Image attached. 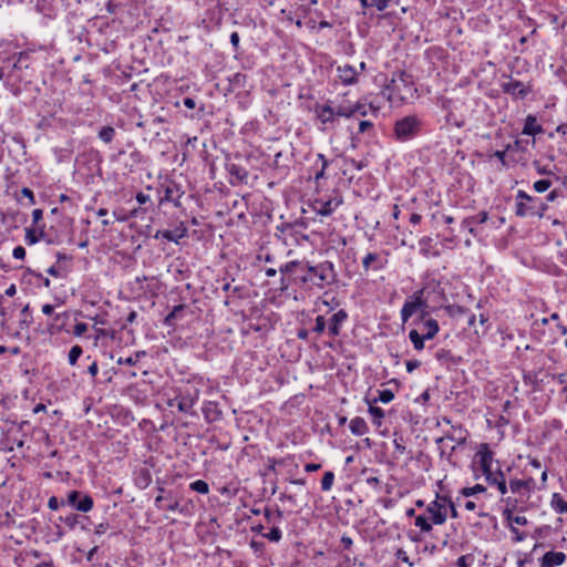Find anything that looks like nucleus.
<instances>
[{
  "label": "nucleus",
  "mask_w": 567,
  "mask_h": 567,
  "mask_svg": "<svg viewBox=\"0 0 567 567\" xmlns=\"http://www.w3.org/2000/svg\"><path fill=\"white\" fill-rule=\"evenodd\" d=\"M337 116L338 115L336 113V109L329 105H322L321 107L317 109V117L323 125L333 123Z\"/></svg>",
  "instance_id": "nucleus-23"
},
{
  "label": "nucleus",
  "mask_w": 567,
  "mask_h": 567,
  "mask_svg": "<svg viewBox=\"0 0 567 567\" xmlns=\"http://www.w3.org/2000/svg\"><path fill=\"white\" fill-rule=\"evenodd\" d=\"M551 506L557 513H567V502L559 493H555L551 498Z\"/></svg>",
  "instance_id": "nucleus-37"
},
{
  "label": "nucleus",
  "mask_w": 567,
  "mask_h": 567,
  "mask_svg": "<svg viewBox=\"0 0 567 567\" xmlns=\"http://www.w3.org/2000/svg\"><path fill=\"white\" fill-rule=\"evenodd\" d=\"M338 78L340 79L343 85H352L358 82V76L360 71H358L354 66L344 64L339 65L337 68Z\"/></svg>",
  "instance_id": "nucleus-13"
},
{
  "label": "nucleus",
  "mask_w": 567,
  "mask_h": 567,
  "mask_svg": "<svg viewBox=\"0 0 567 567\" xmlns=\"http://www.w3.org/2000/svg\"><path fill=\"white\" fill-rule=\"evenodd\" d=\"M423 128L422 120L415 115H406L394 123L393 134L400 142H406L417 136Z\"/></svg>",
  "instance_id": "nucleus-3"
},
{
  "label": "nucleus",
  "mask_w": 567,
  "mask_h": 567,
  "mask_svg": "<svg viewBox=\"0 0 567 567\" xmlns=\"http://www.w3.org/2000/svg\"><path fill=\"white\" fill-rule=\"evenodd\" d=\"M181 192V188L177 184L172 183L165 187L164 196L161 198V204L164 202H168L174 199V196Z\"/></svg>",
  "instance_id": "nucleus-41"
},
{
  "label": "nucleus",
  "mask_w": 567,
  "mask_h": 567,
  "mask_svg": "<svg viewBox=\"0 0 567 567\" xmlns=\"http://www.w3.org/2000/svg\"><path fill=\"white\" fill-rule=\"evenodd\" d=\"M536 197L528 195L526 192L519 189L516 194L515 214L518 217H533L535 216Z\"/></svg>",
  "instance_id": "nucleus-5"
},
{
  "label": "nucleus",
  "mask_w": 567,
  "mask_h": 567,
  "mask_svg": "<svg viewBox=\"0 0 567 567\" xmlns=\"http://www.w3.org/2000/svg\"><path fill=\"white\" fill-rule=\"evenodd\" d=\"M187 236V227L182 221L174 230H157L154 238H165L168 241L178 243L179 239Z\"/></svg>",
  "instance_id": "nucleus-15"
},
{
  "label": "nucleus",
  "mask_w": 567,
  "mask_h": 567,
  "mask_svg": "<svg viewBox=\"0 0 567 567\" xmlns=\"http://www.w3.org/2000/svg\"><path fill=\"white\" fill-rule=\"evenodd\" d=\"M529 144L534 146L535 140H533L532 142L527 140H516L512 144L507 145V151L513 162L522 165L527 164L528 158L526 156V152L528 151Z\"/></svg>",
  "instance_id": "nucleus-6"
},
{
  "label": "nucleus",
  "mask_w": 567,
  "mask_h": 567,
  "mask_svg": "<svg viewBox=\"0 0 567 567\" xmlns=\"http://www.w3.org/2000/svg\"><path fill=\"white\" fill-rule=\"evenodd\" d=\"M333 482L334 473L332 471H327L321 480V489L323 492H329L333 485Z\"/></svg>",
  "instance_id": "nucleus-44"
},
{
  "label": "nucleus",
  "mask_w": 567,
  "mask_h": 567,
  "mask_svg": "<svg viewBox=\"0 0 567 567\" xmlns=\"http://www.w3.org/2000/svg\"><path fill=\"white\" fill-rule=\"evenodd\" d=\"M226 171L228 172L230 178L229 183L231 185H237L244 183L248 178V172L243 166L235 163H227Z\"/></svg>",
  "instance_id": "nucleus-16"
},
{
  "label": "nucleus",
  "mask_w": 567,
  "mask_h": 567,
  "mask_svg": "<svg viewBox=\"0 0 567 567\" xmlns=\"http://www.w3.org/2000/svg\"><path fill=\"white\" fill-rule=\"evenodd\" d=\"M336 113L338 116L351 117L355 114L354 105H339L336 109Z\"/></svg>",
  "instance_id": "nucleus-48"
},
{
  "label": "nucleus",
  "mask_w": 567,
  "mask_h": 567,
  "mask_svg": "<svg viewBox=\"0 0 567 567\" xmlns=\"http://www.w3.org/2000/svg\"><path fill=\"white\" fill-rule=\"evenodd\" d=\"M115 134H116V132H115L114 127H112L110 125H105V126L101 127V130L97 133V136L102 142L109 144L113 141V138L115 137Z\"/></svg>",
  "instance_id": "nucleus-36"
},
{
  "label": "nucleus",
  "mask_w": 567,
  "mask_h": 567,
  "mask_svg": "<svg viewBox=\"0 0 567 567\" xmlns=\"http://www.w3.org/2000/svg\"><path fill=\"white\" fill-rule=\"evenodd\" d=\"M409 339L412 342L414 350L422 351L424 349V347H425L424 343H425L426 339L423 338V334L420 333L419 330L412 329L409 332Z\"/></svg>",
  "instance_id": "nucleus-29"
},
{
  "label": "nucleus",
  "mask_w": 567,
  "mask_h": 567,
  "mask_svg": "<svg viewBox=\"0 0 567 567\" xmlns=\"http://www.w3.org/2000/svg\"><path fill=\"white\" fill-rule=\"evenodd\" d=\"M483 492H485V487L481 484H476L473 487H464L462 489V494L466 497L472 496L477 493H483Z\"/></svg>",
  "instance_id": "nucleus-54"
},
{
  "label": "nucleus",
  "mask_w": 567,
  "mask_h": 567,
  "mask_svg": "<svg viewBox=\"0 0 567 567\" xmlns=\"http://www.w3.org/2000/svg\"><path fill=\"white\" fill-rule=\"evenodd\" d=\"M355 114H360L361 116H368L370 113L377 115L378 109H375L372 104H368L363 101H358L354 104Z\"/></svg>",
  "instance_id": "nucleus-33"
},
{
  "label": "nucleus",
  "mask_w": 567,
  "mask_h": 567,
  "mask_svg": "<svg viewBox=\"0 0 567 567\" xmlns=\"http://www.w3.org/2000/svg\"><path fill=\"white\" fill-rule=\"evenodd\" d=\"M329 166V161L321 153L317 154V161L312 166L315 171L313 179L318 183L320 179L326 178V169Z\"/></svg>",
  "instance_id": "nucleus-21"
},
{
  "label": "nucleus",
  "mask_w": 567,
  "mask_h": 567,
  "mask_svg": "<svg viewBox=\"0 0 567 567\" xmlns=\"http://www.w3.org/2000/svg\"><path fill=\"white\" fill-rule=\"evenodd\" d=\"M362 267L364 272L370 270H380L384 268V260L378 252H368L362 259Z\"/></svg>",
  "instance_id": "nucleus-19"
},
{
  "label": "nucleus",
  "mask_w": 567,
  "mask_h": 567,
  "mask_svg": "<svg viewBox=\"0 0 567 567\" xmlns=\"http://www.w3.org/2000/svg\"><path fill=\"white\" fill-rule=\"evenodd\" d=\"M523 134L535 136L537 134L543 133V127L537 123V118L534 115H527L525 118V124L523 127Z\"/></svg>",
  "instance_id": "nucleus-24"
},
{
  "label": "nucleus",
  "mask_w": 567,
  "mask_h": 567,
  "mask_svg": "<svg viewBox=\"0 0 567 567\" xmlns=\"http://www.w3.org/2000/svg\"><path fill=\"white\" fill-rule=\"evenodd\" d=\"M82 353H83V349L81 346H79V344L73 346L71 348V350L69 351V355H68L70 365H75L79 358L82 355Z\"/></svg>",
  "instance_id": "nucleus-46"
},
{
  "label": "nucleus",
  "mask_w": 567,
  "mask_h": 567,
  "mask_svg": "<svg viewBox=\"0 0 567 567\" xmlns=\"http://www.w3.org/2000/svg\"><path fill=\"white\" fill-rule=\"evenodd\" d=\"M12 256L16 259H24V257H25V249H24V247H22V246L14 247V249L12 251Z\"/></svg>",
  "instance_id": "nucleus-62"
},
{
  "label": "nucleus",
  "mask_w": 567,
  "mask_h": 567,
  "mask_svg": "<svg viewBox=\"0 0 567 567\" xmlns=\"http://www.w3.org/2000/svg\"><path fill=\"white\" fill-rule=\"evenodd\" d=\"M343 203L342 197L337 195L329 199H316L313 209L321 216L331 215L341 204Z\"/></svg>",
  "instance_id": "nucleus-8"
},
{
  "label": "nucleus",
  "mask_w": 567,
  "mask_h": 567,
  "mask_svg": "<svg viewBox=\"0 0 567 567\" xmlns=\"http://www.w3.org/2000/svg\"><path fill=\"white\" fill-rule=\"evenodd\" d=\"M441 499H442V501H444V503H445V507L447 506V507L450 508V515H451V517H452V518H457V517H458V512H457V509H456V507H455L454 502H453L451 498L445 497V496H444V497H441Z\"/></svg>",
  "instance_id": "nucleus-56"
},
{
  "label": "nucleus",
  "mask_w": 567,
  "mask_h": 567,
  "mask_svg": "<svg viewBox=\"0 0 567 567\" xmlns=\"http://www.w3.org/2000/svg\"><path fill=\"white\" fill-rule=\"evenodd\" d=\"M426 312H423L421 313L420 316V320L422 321V326H421V332L423 334V338H425L426 340H432L435 338V336L439 333L440 331V326H439V322L433 319V318H425L426 317Z\"/></svg>",
  "instance_id": "nucleus-12"
},
{
  "label": "nucleus",
  "mask_w": 567,
  "mask_h": 567,
  "mask_svg": "<svg viewBox=\"0 0 567 567\" xmlns=\"http://www.w3.org/2000/svg\"><path fill=\"white\" fill-rule=\"evenodd\" d=\"M274 167L276 169L281 171L282 173L288 172L289 165H288V163L282 162V153L281 152L276 153L275 158H274Z\"/></svg>",
  "instance_id": "nucleus-49"
},
{
  "label": "nucleus",
  "mask_w": 567,
  "mask_h": 567,
  "mask_svg": "<svg viewBox=\"0 0 567 567\" xmlns=\"http://www.w3.org/2000/svg\"><path fill=\"white\" fill-rule=\"evenodd\" d=\"M393 445L396 453L404 454L406 452L404 439L402 435L398 436V434L394 433Z\"/></svg>",
  "instance_id": "nucleus-52"
},
{
  "label": "nucleus",
  "mask_w": 567,
  "mask_h": 567,
  "mask_svg": "<svg viewBox=\"0 0 567 567\" xmlns=\"http://www.w3.org/2000/svg\"><path fill=\"white\" fill-rule=\"evenodd\" d=\"M369 405V413L372 416V422L377 426H381L382 420L384 417V411L381 408L374 405V403H367Z\"/></svg>",
  "instance_id": "nucleus-35"
},
{
  "label": "nucleus",
  "mask_w": 567,
  "mask_h": 567,
  "mask_svg": "<svg viewBox=\"0 0 567 567\" xmlns=\"http://www.w3.org/2000/svg\"><path fill=\"white\" fill-rule=\"evenodd\" d=\"M109 528H110V524L109 523H106V522L105 523H100L99 525L95 526L94 534L97 535V536H101Z\"/></svg>",
  "instance_id": "nucleus-61"
},
{
  "label": "nucleus",
  "mask_w": 567,
  "mask_h": 567,
  "mask_svg": "<svg viewBox=\"0 0 567 567\" xmlns=\"http://www.w3.org/2000/svg\"><path fill=\"white\" fill-rule=\"evenodd\" d=\"M509 488L514 494L527 496L526 484L523 483V480H511Z\"/></svg>",
  "instance_id": "nucleus-39"
},
{
  "label": "nucleus",
  "mask_w": 567,
  "mask_h": 567,
  "mask_svg": "<svg viewBox=\"0 0 567 567\" xmlns=\"http://www.w3.org/2000/svg\"><path fill=\"white\" fill-rule=\"evenodd\" d=\"M349 429L353 435L361 436L369 432V426L363 417L355 416L350 421Z\"/></svg>",
  "instance_id": "nucleus-25"
},
{
  "label": "nucleus",
  "mask_w": 567,
  "mask_h": 567,
  "mask_svg": "<svg viewBox=\"0 0 567 567\" xmlns=\"http://www.w3.org/2000/svg\"><path fill=\"white\" fill-rule=\"evenodd\" d=\"M292 461V456H286L282 458L268 457V471L276 472L277 465H287L288 462Z\"/></svg>",
  "instance_id": "nucleus-43"
},
{
  "label": "nucleus",
  "mask_w": 567,
  "mask_h": 567,
  "mask_svg": "<svg viewBox=\"0 0 567 567\" xmlns=\"http://www.w3.org/2000/svg\"><path fill=\"white\" fill-rule=\"evenodd\" d=\"M279 271L292 276V281L301 288L323 289L337 282L338 275L334 265L322 261L318 265H310L307 261L291 260L279 267Z\"/></svg>",
  "instance_id": "nucleus-1"
},
{
  "label": "nucleus",
  "mask_w": 567,
  "mask_h": 567,
  "mask_svg": "<svg viewBox=\"0 0 567 567\" xmlns=\"http://www.w3.org/2000/svg\"><path fill=\"white\" fill-rule=\"evenodd\" d=\"M536 206H534L533 208H535V216L542 218L545 214V212L548 209V205L546 203H544L542 199H539L538 197H536Z\"/></svg>",
  "instance_id": "nucleus-53"
},
{
  "label": "nucleus",
  "mask_w": 567,
  "mask_h": 567,
  "mask_svg": "<svg viewBox=\"0 0 567 567\" xmlns=\"http://www.w3.org/2000/svg\"><path fill=\"white\" fill-rule=\"evenodd\" d=\"M202 411H203L205 420L208 423H214L216 421H219L223 416V411L219 408V404L214 401L205 402Z\"/></svg>",
  "instance_id": "nucleus-18"
},
{
  "label": "nucleus",
  "mask_w": 567,
  "mask_h": 567,
  "mask_svg": "<svg viewBox=\"0 0 567 567\" xmlns=\"http://www.w3.org/2000/svg\"><path fill=\"white\" fill-rule=\"evenodd\" d=\"M424 289H420L414 291L409 298H406L403 307L400 311L402 323H406L410 318L415 315L417 311H424V308L427 307L426 301L423 298Z\"/></svg>",
  "instance_id": "nucleus-4"
},
{
  "label": "nucleus",
  "mask_w": 567,
  "mask_h": 567,
  "mask_svg": "<svg viewBox=\"0 0 567 567\" xmlns=\"http://www.w3.org/2000/svg\"><path fill=\"white\" fill-rule=\"evenodd\" d=\"M262 536L270 542L278 543L282 537V533L278 527L274 526L269 533L262 534Z\"/></svg>",
  "instance_id": "nucleus-50"
},
{
  "label": "nucleus",
  "mask_w": 567,
  "mask_h": 567,
  "mask_svg": "<svg viewBox=\"0 0 567 567\" xmlns=\"http://www.w3.org/2000/svg\"><path fill=\"white\" fill-rule=\"evenodd\" d=\"M175 400L177 401V409L181 412L187 413L190 411V409L195 404L196 398L187 394V395L178 396Z\"/></svg>",
  "instance_id": "nucleus-31"
},
{
  "label": "nucleus",
  "mask_w": 567,
  "mask_h": 567,
  "mask_svg": "<svg viewBox=\"0 0 567 567\" xmlns=\"http://www.w3.org/2000/svg\"><path fill=\"white\" fill-rule=\"evenodd\" d=\"M501 478H505V476H504L503 472L498 471L491 476V480H486V481L488 482L489 485L497 486Z\"/></svg>",
  "instance_id": "nucleus-59"
},
{
  "label": "nucleus",
  "mask_w": 567,
  "mask_h": 567,
  "mask_svg": "<svg viewBox=\"0 0 567 567\" xmlns=\"http://www.w3.org/2000/svg\"><path fill=\"white\" fill-rule=\"evenodd\" d=\"M385 91L389 92V101L404 102L414 96L416 89L411 74L405 71H398L393 73L385 86Z\"/></svg>",
  "instance_id": "nucleus-2"
},
{
  "label": "nucleus",
  "mask_w": 567,
  "mask_h": 567,
  "mask_svg": "<svg viewBox=\"0 0 567 567\" xmlns=\"http://www.w3.org/2000/svg\"><path fill=\"white\" fill-rule=\"evenodd\" d=\"M429 518L435 525H442L446 522L445 503L437 497L436 501L431 502L426 507Z\"/></svg>",
  "instance_id": "nucleus-9"
},
{
  "label": "nucleus",
  "mask_w": 567,
  "mask_h": 567,
  "mask_svg": "<svg viewBox=\"0 0 567 567\" xmlns=\"http://www.w3.org/2000/svg\"><path fill=\"white\" fill-rule=\"evenodd\" d=\"M68 504L76 511L87 513L93 508L94 502L90 495L74 489L68 494Z\"/></svg>",
  "instance_id": "nucleus-7"
},
{
  "label": "nucleus",
  "mask_w": 567,
  "mask_h": 567,
  "mask_svg": "<svg viewBox=\"0 0 567 567\" xmlns=\"http://www.w3.org/2000/svg\"><path fill=\"white\" fill-rule=\"evenodd\" d=\"M28 59H29L28 53L20 52L17 58L16 56L3 58V63H7L8 70L11 74L14 70H22V62Z\"/></svg>",
  "instance_id": "nucleus-26"
},
{
  "label": "nucleus",
  "mask_w": 567,
  "mask_h": 567,
  "mask_svg": "<svg viewBox=\"0 0 567 567\" xmlns=\"http://www.w3.org/2000/svg\"><path fill=\"white\" fill-rule=\"evenodd\" d=\"M44 236L43 228H40V234L37 235V231L32 228H25V237L24 240L28 245L37 244L41 237Z\"/></svg>",
  "instance_id": "nucleus-40"
},
{
  "label": "nucleus",
  "mask_w": 567,
  "mask_h": 567,
  "mask_svg": "<svg viewBox=\"0 0 567 567\" xmlns=\"http://www.w3.org/2000/svg\"><path fill=\"white\" fill-rule=\"evenodd\" d=\"M326 328H328L326 318L323 316H317L312 331L318 334H321L324 332Z\"/></svg>",
  "instance_id": "nucleus-51"
},
{
  "label": "nucleus",
  "mask_w": 567,
  "mask_h": 567,
  "mask_svg": "<svg viewBox=\"0 0 567 567\" xmlns=\"http://www.w3.org/2000/svg\"><path fill=\"white\" fill-rule=\"evenodd\" d=\"M551 186V182L549 179H539L534 183V189L537 193H544Z\"/></svg>",
  "instance_id": "nucleus-55"
},
{
  "label": "nucleus",
  "mask_w": 567,
  "mask_h": 567,
  "mask_svg": "<svg viewBox=\"0 0 567 567\" xmlns=\"http://www.w3.org/2000/svg\"><path fill=\"white\" fill-rule=\"evenodd\" d=\"M502 89L504 93L511 94L515 97L524 99L528 94V90L524 83L513 78H509L507 82H504L502 84Z\"/></svg>",
  "instance_id": "nucleus-14"
},
{
  "label": "nucleus",
  "mask_w": 567,
  "mask_h": 567,
  "mask_svg": "<svg viewBox=\"0 0 567 567\" xmlns=\"http://www.w3.org/2000/svg\"><path fill=\"white\" fill-rule=\"evenodd\" d=\"M503 516L507 522L516 525L525 526L528 523L525 516L514 515L513 509L508 507L503 511Z\"/></svg>",
  "instance_id": "nucleus-34"
},
{
  "label": "nucleus",
  "mask_w": 567,
  "mask_h": 567,
  "mask_svg": "<svg viewBox=\"0 0 567 567\" xmlns=\"http://www.w3.org/2000/svg\"><path fill=\"white\" fill-rule=\"evenodd\" d=\"M166 501V497L158 495L155 498V506L159 509H166L169 512L179 511L183 512V509L179 508V502L178 501H171L168 503H164Z\"/></svg>",
  "instance_id": "nucleus-28"
},
{
  "label": "nucleus",
  "mask_w": 567,
  "mask_h": 567,
  "mask_svg": "<svg viewBox=\"0 0 567 567\" xmlns=\"http://www.w3.org/2000/svg\"><path fill=\"white\" fill-rule=\"evenodd\" d=\"M373 127V123L368 120L360 121L359 123V133H364L368 130H371Z\"/></svg>",
  "instance_id": "nucleus-63"
},
{
  "label": "nucleus",
  "mask_w": 567,
  "mask_h": 567,
  "mask_svg": "<svg viewBox=\"0 0 567 567\" xmlns=\"http://www.w3.org/2000/svg\"><path fill=\"white\" fill-rule=\"evenodd\" d=\"M429 519L430 518H426L423 515L415 516V526H417L422 532L429 533L432 530V524Z\"/></svg>",
  "instance_id": "nucleus-47"
},
{
  "label": "nucleus",
  "mask_w": 567,
  "mask_h": 567,
  "mask_svg": "<svg viewBox=\"0 0 567 567\" xmlns=\"http://www.w3.org/2000/svg\"><path fill=\"white\" fill-rule=\"evenodd\" d=\"M47 272L55 278H66L70 272V267L65 265H59L58 262L47 269Z\"/></svg>",
  "instance_id": "nucleus-32"
},
{
  "label": "nucleus",
  "mask_w": 567,
  "mask_h": 567,
  "mask_svg": "<svg viewBox=\"0 0 567 567\" xmlns=\"http://www.w3.org/2000/svg\"><path fill=\"white\" fill-rule=\"evenodd\" d=\"M487 219H488V214H487V212L483 210V212H480L475 216L464 218L462 221V227L467 229L468 233L472 234L473 236H476L475 225L484 224L487 221Z\"/></svg>",
  "instance_id": "nucleus-20"
},
{
  "label": "nucleus",
  "mask_w": 567,
  "mask_h": 567,
  "mask_svg": "<svg viewBox=\"0 0 567 567\" xmlns=\"http://www.w3.org/2000/svg\"><path fill=\"white\" fill-rule=\"evenodd\" d=\"M393 399H394V393L390 389H384V390L378 391L377 398L371 399L369 396H365L364 401H365V403L377 404L378 402L390 403Z\"/></svg>",
  "instance_id": "nucleus-27"
},
{
  "label": "nucleus",
  "mask_w": 567,
  "mask_h": 567,
  "mask_svg": "<svg viewBox=\"0 0 567 567\" xmlns=\"http://www.w3.org/2000/svg\"><path fill=\"white\" fill-rule=\"evenodd\" d=\"M185 308V305L175 306L173 310L164 318V324L167 327H174L176 320L181 317Z\"/></svg>",
  "instance_id": "nucleus-30"
},
{
  "label": "nucleus",
  "mask_w": 567,
  "mask_h": 567,
  "mask_svg": "<svg viewBox=\"0 0 567 567\" xmlns=\"http://www.w3.org/2000/svg\"><path fill=\"white\" fill-rule=\"evenodd\" d=\"M60 502L56 496H51L48 501V507L51 511H58L60 508Z\"/></svg>",
  "instance_id": "nucleus-64"
},
{
  "label": "nucleus",
  "mask_w": 567,
  "mask_h": 567,
  "mask_svg": "<svg viewBox=\"0 0 567 567\" xmlns=\"http://www.w3.org/2000/svg\"><path fill=\"white\" fill-rule=\"evenodd\" d=\"M566 560V554L563 551H547L544 554V556L539 559V566L540 567H556L564 564Z\"/></svg>",
  "instance_id": "nucleus-17"
},
{
  "label": "nucleus",
  "mask_w": 567,
  "mask_h": 567,
  "mask_svg": "<svg viewBox=\"0 0 567 567\" xmlns=\"http://www.w3.org/2000/svg\"><path fill=\"white\" fill-rule=\"evenodd\" d=\"M87 331V324L85 322H78L75 326H74V329H73V334L76 336V337H81L82 334H84L85 332Z\"/></svg>",
  "instance_id": "nucleus-58"
},
{
  "label": "nucleus",
  "mask_w": 567,
  "mask_h": 567,
  "mask_svg": "<svg viewBox=\"0 0 567 567\" xmlns=\"http://www.w3.org/2000/svg\"><path fill=\"white\" fill-rule=\"evenodd\" d=\"M63 522L65 525H68L71 529L75 528L76 525L80 524V516L76 514H70L66 516Z\"/></svg>",
  "instance_id": "nucleus-57"
},
{
  "label": "nucleus",
  "mask_w": 567,
  "mask_h": 567,
  "mask_svg": "<svg viewBox=\"0 0 567 567\" xmlns=\"http://www.w3.org/2000/svg\"><path fill=\"white\" fill-rule=\"evenodd\" d=\"M445 440H450L455 442L457 445H463L467 440V431L463 427L462 424L457 423L452 425L451 431L446 432L444 436L437 437L435 443L437 445L442 444Z\"/></svg>",
  "instance_id": "nucleus-10"
},
{
  "label": "nucleus",
  "mask_w": 567,
  "mask_h": 567,
  "mask_svg": "<svg viewBox=\"0 0 567 567\" xmlns=\"http://www.w3.org/2000/svg\"><path fill=\"white\" fill-rule=\"evenodd\" d=\"M348 312L344 309H340L333 313L327 322L328 334L333 338L340 336L342 326L348 320Z\"/></svg>",
  "instance_id": "nucleus-11"
},
{
  "label": "nucleus",
  "mask_w": 567,
  "mask_h": 567,
  "mask_svg": "<svg viewBox=\"0 0 567 567\" xmlns=\"http://www.w3.org/2000/svg\"><path fill=\"white\" fill-rule=\"evenodd\" d=\"M230 43L233 45L234 52H239V34L238 32H233L230 34Z\"/></svg>",
  "instance_id": "nucleus-60"
},
{
  "label": "nucleus",
  "mask_w": 567,
  "mask_h": 567,
  "mask_svg": "<svg viewBox=\"0 0 567 567\" xmlns=\"http://www.w3.org/2000/svg\"><path fill=\"white\" fill-rule=\"evenodd\" d=\"M189 488L194 492H197L199 494H208L209 493V485L207 482L203 480H197L189 484Z\"/></svg>",
  "instance_id": "nucleus-45"
},
{
  "label": "nucleus",
  "mask_w": 567,
  "mask_h": 567,
  "mask_svg": "<svg viewBox=\"0 0 567 567\" xmlns=\"http://www.w3.org/2000/svg\"><path fill=\"white\" fill-rule=\"evenodd\" d=\"M145 355V351H136L133 355L127 357L125 359L118 358L117 364H127V365H135L142 357Z\"/></svg>",
  "instance_id": "nucleus-42"
},
{
  "label": "nucleus",
  "mask_w": 567,
  "mask_h": 567,
  "mask_svg": "<svg viewBox=\"0 0 567 567\" xmlns=\"http://www.w3.org/2000/svg\"><path fill=\"white\" fill-rule=\"evenodd\" d=\"M363 8H377L383 11L389 7L391 0H359Z\"/></svg>",
  "instance_id": "nucleus-38"
},
{
  "label": "nucleus",
  "mask_w": 567,
  "mask_h": 567,
  "mask_svg": "<svg viewBox=\"0 0 567 567\" xmlns=\"http://www.w3.org/2000/svg\"><path fill=\"white\" fill-rule=\"evenodd\" d=\"M475 457L478 460L481 467H491L492 466L493 453L489 450L487 443H483L480 445V449L476 452Z\"/></svg>",
  "instance_id": "nucleus-22"
}]
</instances>
